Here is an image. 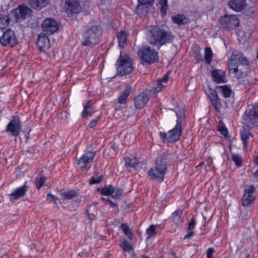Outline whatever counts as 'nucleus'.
<instances>
[{
  "label": "nucleus",
  "mask_w": 258,
  "mask_h": 258,
  "mask_svg": "<svg viewBox=\"0 0 258 258\" xmlns=\"http://www.w3.org/2000/svg\"><path fill=\"white\" fill-rule=\"evenodd\" d=\"M194 235V232L193 231H189V232L184 236V238L185 239H189L192 237Z\"/></svg>",
  "instance_id": "nucleus-52"
},
{
  "label": "nucleus",
  "mask_w": 258,
  "mask_h": 258,
  "mask_svg": "<svg viewBox=\"0 0 258 258\" xmlns=\"http://www.w3.org/2000/svg\"><path fill=\"white\" fill-rule=\"evenodd\" d=\"M102 179V177L101 176H99L96 177H92L89 181V183L91 184L99 183L101 181Z\"/></svg>",
  "instance_id": "nucleus-45"
},
{
  "label": "nucleus",
  "mask_w": 258,
  "mask_h": 258,
  "mask_svg": "<svg viewBox=\"0 0 258 258\" xmlns=\"http://www.w3.org/2000/svg\"><path fill=\"white\" fill-rule=\"evenodd\" d=\"M256 58L258 59V51H257V52Z\"/></svg>",
  "instance_id": "nucleus-57"
},
{
  "label": "nucleus",
  "mask_w": 258,
  "mask_h": 258,
  "mask_svg": "<svg viewBox=\"0 0 258 258\" xmlns=\"http://www.w3.org/2000/svg\"><path fill=\"white\" fill-rule=\"evenodd\" d=\"M229 72L233 77L241 78L250 70L248 60L241 53H233L228 60Z\"/></svg>",
  "instance_id": "nucleus-1"
},
{
  "label": "nucleus",
  "mask_w": 258,
  "mask_h": 258,
  "mask_svg": "<svg viewBox=\"0 0 258 258\" xmlns=\"http://www.w3.org/2000/svg\"><path fill=\"white\" fill-rule=\"evenodd\" d=\"M218 131L223 135L226 136L228 134V131L225 127L219 124Z\"/></svg>",
  "instance_id": "nucleus-47"
},
{
  "label": "nucleus",
  "mask_w": 258,
  "mask_h": 258,
  "mask_svg": "<svg viewBox=\"0 0 258 258\" xmlns=\"http://www.w3.org/2000/svg\"><path fill=\"white\" fill-rule=\"evenodd\" d=\"M149 99L148 93L147 91L143 92L135 99V106L138 108H142L147 103Z\"/></svg>",
  "instance_id": "nucleus-20"
},
{
  "label": "nucleus",
  "mask_w": 258,
  "mask_h": 258,
  "mask_svg": "<svg viewBox=\"0 0 258 258\" xmlns=\"http://www.w3.org/2000/svg\"><path fill=\"white\" fill-rule=\"evenodd\" d=\"M62 196L66 199H71L75 197V192L73 190H68L61 193Z\"/></svg>",
  "instance_id": "nucleus-40"
},
{
  "label": "nucleus",
  "mask_w": 258,
  "mask_h": 258,
  "mask_svg": "<svg viewBox=\"0 0 258 258\" xmlns=\"http://www.w3.org/2000/svg\"><path fill=\"white\" fill-rule=\"evenodd\" d=\"M172 21L179 25H184L187 22V19L183 15L179 14L172 16Z\"/></svg>",
  "instance_id": "nucleus-31"
},
{
  "label": "nucleus",
  "mask_w": 258,
  "mask_h": 258,
  "mask_svg": "<svg viewBox=\"0 0 258 258\" xmlns=\"http://www.w3.org/2000/svg\"><path fill=\"white\" fill-rule=\"evenodd\" d=\"M143 258H148V256H143Z\"/></svg>",
  "instance_id": "nucleus-56"
},
{
  "label": "nucleus",
  "mask_w": 258,
  "mask_h": 258,
  "mask_svg": "<svg viewBox=\"0 0 258 258\" xmlns=\"http://www.w3.org/2000/svg\"><path fill=\"white\" fill-rule=\"evenodd\" d=\"M6 256H3L1 258H6Z\"/></svg>",
  "instance_id": "nucleus-58"
},
{
  "label": "nucleus",
  "mask_w": 258,
  "mask_h": 258,
  "mask_svg": "<svg viewBox=\"0 0 258 258\" xmlns=\"http://www.w3.org/2000/svg\"><path fill=\"white\" fill-rule=\"evenodd\" d=\"M246 5L245 0H230L228 3L229 7L236 12L241 11Z\"/></svg>",
  "instance_id": "nucleus-22"
},
{
  "label": "nucleus",
  "mask_w": 258,
  "mask_h": 258,
  "mask_svg": "<svg viewBox=\"0 0 258 258\" xmlns=\"http://www.w3.org/2000/svg\"><path fill=\"white\" fill-rule=\"evenodd\" d=\"M214 252V249L213 248H209L207 251V258H212L213 253Z\"/></svg>",
  "instance_id": "nucleus-50"
},
{
  "label": "nucleus",
  "mask_w": 258,
  "mask_h": 258,
  "mask_svg": "<svg viewBox=\"0 0 258 258\" xmlns=\"http://www.w3.org/2000/svg\"><path fill=\"white\" fill-rule=\"evenodd\" d=\"M147 38L149 43L158 44L159 46L171 42L172 38L170 33L157 27L151 28L148 32Z\"/></svg>",
  "instance_id": "nucleus-2"
},
{
  "label": "nucleus",
  "mask_w": 258,
  "mask_h": 258,
  "mask_svg": "<svg viewBox=\"0 0 258 258\" xmlns=\"http://www.w3.org/2000/svg\"><path fill=\"white\" fill-rule=\"evenodd\" d=\"M254 161L256 164L258 165V156L254 158Z\"/></svg>",
  "instance_id": "nucleus-54"
},
{
  "label": "nucleus",
  "mask_w": 258,
  "mask_h": 258,
  "mask_svg": "<svg viewBox=\"0 0 258 258\" xmlns=\"http://www.w3.org/2000/svg\"><path fill=\"white\" fill-rule=\"evenodd\" d=\"M98 120H99V119L98 118H96V119H92L90 121L89 125L90 127L92 128V127H94L95 126H96Z\"/></svg>",
  "instance_id": "nucleus-51"
},
{
  "label": "nucleus",
  "mask_w": 258,
  "mask_h": 258,
  "mask_svg": "<svg viewBox=\"0 0 258 258\" xmlns=\"http://www.w3.org/2000/svg\"><path fill=\"white\" fill-rule=\"evenodd\" d=\"M31 10L27 6H21L14 10L12 13L15 16L17 21L24 19L27 16L31 13Z\"/></svg>",
  "instance_id": "nucleus-17"
},
{
  "label": "nucleus",
  "mask_w": 258,
  "mask_h": 258,
  "mask_svg": "<svg viewBox=\"0 0 258 258\" xmlns=\"http://www.w3.org/2000/svg\"><path fill=\"white\" fill-rule=\"evenodd\" d=\"M101 35L102 29L100 27L94 26L90 28L83 34L82 45L88 46L90 44H95L98 42Z\"/></svg>",
  "instance_id": "nucleus-3"
},
{
  "label": "nucleus",
  "mask_w": 258,
  "mask_h": 258,
  "mask_svg": "<svg viewBox=\"0 0 258 258\" xmlns=\"http://www.w3.org/2000/svg\"><path fill=\"white\" fill-rule=\"evenodd\" d=\"M38 49L42 52H45L50 47V41L46 35L43 33L39 35L36 43Z\"/></svg>",
  "instance_id": "nucleus-16"
},
{
  "label": "nucleus",
  "mask_w": 258,
  "mask_h": 258,
  "mask_svg": "<svg viewBox=\"0 0 258 258\" xmlns=\"http://www.w3.org/2000/svg\"><path fill=\"white\" fill-rule=\"evenodd\" d=\"M177 119L176 120V124L173 129L169 131L167 133L161 132H160V137L167 142H175L179 139L181 134V119L178 115H177Z\"/></svg>",
  "instance_id": "nucleus-5"
},
{
  "label": "nucleus",
  "mask_w": 258,
  "mask_h": 258,
  "mask_svg": "<svg viewBox=\"0 0 258 258\" xmlns=\"http://www.w3.org/2000/svg\"><path fill=\"white\" fill-rule=\"evenodd\" d=\"M67 12L69 15L78 13L81 9L79 0H66Z\"/></svg>",
  "instance_id": "nucleus-18"
},
{
  "label": "nucleus",
  "mask_w": 258,
  "mask_h": 258,
  "mask_svg": "<svg viewBox=\"0 0 258 258\" xmlns=\"http://www.w3.org/2000/svg\"><path fill=\"white\" fill-rule=\"evenodd\" d=\"M196 224V221L194 219H192L191 221L189 222L188 227L187 229L188 231H190L192 230L195 226Z\"/></svg>",
  "instance_id": "nucleus-49"
},
{
  "label": "nucleus",
  "mask_w": 258,
  "mask_h": 258,
  "mask_svg": "<svg viewBox=\"0 0 258 258\" xmlns=\"http://www.w3.org/2000/svg\"><path fill=\"white\" fill-rule=\"evenodd\" d=\"M49 2V0H29L30 6L36 10H39L46 6Z\"/></svg>",
  "instance_id": "nucleus-25"
},
{
  "label": "nucleus",
  "mask_w": 258,
  "mask_h": 258,
  "mask_svg": "<svg viewBox=\"0 0 258 258\" xmlns=\"http://www.w3.org/2000/svg\"><path fill=\"white\" fill-rule=\"evenodd\" d=\"M159 5L161 7V12L162 15H165L166 13L167 0H160Z\"/></svg>",
  "instance_id": "nucleus-41"
},
{
  "label": "nucleus",
  "mask_w": 258,
  "mask_h": 258,
  "mask_svg": "<svg viewBox=\"0 0 258 258\" xmlns=\"http://www.w3.org/2000/svg\"><path fill=\"white\" fill-rule=\"evenodd\" d=\"M117 38L118 41V46L124 47L126 44L127 36L124 31H120L117 33Z\"/></svg>",
  "instance_id": "nucleus-28"
},
{
  "label": "nucleus",
  "mask_w": 258,
  "mask_h": 258,
  "mask_svg": "<svg viewBox=\"0 0 258 258\" xmlns=\"http://www.w3.org/2000/svg\"><path fill=\"white\" fill-rule=\"evenodd\" d=\"M120 247L125 252L132 251L133 249V247L132 244L126 240H123L120 244Z\"/></svg>",
  "instance_id": "nucleus-38"
},
{
  "label": "nucleus",
  "mask_w": 258,
  "mask_h": 258,
  "mask_svg": "<svg viewBox=\"0 0 258 258\" xmlns=\"http://www.w3.org/2000/svg\"><path fill=\"white\" fill-rule=\"evenodd\" d=\"M138 54L143 62L153 63L158 58L157 52L148 46L140 48Z\"/></svg>",
  "instance_id": "nucleus-6"
},
{
  "label": "nucleus",
  "mask_w": 258,
  "mask_h": 258,
  "mask_svg": "<svg viewBox=\"0 0 258 258\" xmlns=\"http://www.w3.org/2000/svg\"><path fill=\"white\" fill-rule=\"evenodd\" d=\"M45 182V178L43 176H41L39 178H37L36 179V185L39 189L42 187Z\"/></svg>",
  "instance_id": "nucleus-42"
},
{
  "label": "nucleus",
  "mask_w": 258,
  "mask_h": 258,
  "mask_svg": "<svg viewBox=\"0 0 258 258\" xmlns=\"http://www.w3.org/2000/svg\"><path fill=\"white\" fill-rule=\"evenodd\" d=\"M213 80L217 83H224L227 82L225 73L224 71L219 69L213 70L211 72Z\"/></svg>",
  "instance_id": "nucleus-21"
},
{
  "label": "nucleus",
  "mask_w": 258,
  "mask_h": 258,
  "mask_svg": "<svg viewBox=\"0 0 258 258\" xmlns=\"http://www.w3.org/2000/svg\"><path fill=\"white\" fill-rule=\"evenodd\" d=\"M219 22L224 29L230 30L238 27L240 21L237 15H225L220 17Z\"/></svg>",
  "instance_id": "nucleus-9"
},
{
  "label": "nucleus",
  "mask_w": 258,
  "mask_h": 258,
  "mask_svg": "<svg viewBox=\"0 0 258 258\" xmlns=\"http://www.w3.org/2000/svg\"><path fill=\"white\" fill-rule=\"evenodd\" d=\"M211 102L213 106H214L216 110L219 111L222 107V104L221 103L218 98L214 99V100H212Z\"/></svg>",
  "instance_id": "nucleus-43"
},
{
  "label": "nucleus",
  "mask_w": 258,
  "mask_h": 258,
  "mask_svg": "<svg viewBox=\"0 0 258 258\" xmlns=\"http://www.w3.org/2000/svg\"><path fill=\"white\" fill-rule=\"evenodd\" d=\"M0 42L4 46L13 47L17 43L15 32L12 30H7L4 32L0 38Z\"/></svg>",
  "instance_id": "nucleus-11"
},
{
  "label": "nucleus",
  "mask_w": 258,
  "mask_h": 258,
  "mask_svg": "<svg viewBox=\"0 0 258 258\" xmlns=\"http://www.w3.org/2000/svg\"><path fill=\"white\" fill-rule=\"evenodd\" d=\"M232 160L237 166H240L242 163L241 157L238 155H233L232 156Z\"/></svg>",
  "instance_id": "nucleus-44"
},
{
  "label": "nucleus",
  "mask_w": 258,
  "mask_h": 258,
  "mask_svg": "<svg viewBox=\"0 0 258 258\" xmlns=\"http://www.w3.org/2000/svg\"><path fill=\"white\" fill-rule=\"evenodd\" d=\"M27 187L25 185L20 186L17 188L10 195V199L12 200H16L23 197L26 191Z\"/></svg>",
  "instance_id": "nucleus-24"
},
{
  "label": "nucleus",
  "mask_w": 258,
  "mask_h": 258,
  "mask_svg": "<svg viewBox=\"0 0 258 258\" xmlns=\"http://www.w3.org/2000/svg\"><path fill=\"white\" fill-rule=\"evenodd\" d=\"M120 228L123 233L127 236L130 240L133 239V234L132 230L130 228L129 226L125 223L122 224Z\"/></svg>",
  "instance_id": "nucleus-32"
},
{
  "label": "nucleus",
  "mask_w": 258,
  "mask_h": 258,
  "mask_svg": "<svg viewBox=\"0 0 258 258\" xmlns=\"http://www.w3.org/2000/svg\"><path fill=\"white\" fill-rule=\"evenodd\" d=\"M101 194L104 196H111L112 198L118 199L121 196L122 191L118 188H114L110 185H106L101 189Z\"/></svg>",
  "instance_id": "nucleus-15"
},
{
  "label": "nucleus",
  "mask_w": 258,
  "mask_h": 258,
  "mask_svg": "<svg viewBox=\"0 0 258 258\" xmlns=\"http://www.w3.org/2000/svg\"><path fill=\"white\" fill-rule=\"evenodd\" d=\"M213 54L211 48L207 47L205 49L204 59L207 64H210L212 60Z\"/></svg>",
  "instance_id": "nucleus-33"
},
{
  "label": "nucleus",
  "mask_w": 258,
  "mask_h": 258,
  "mask_svg": "<svg viewBox=\"0 0 258 258\" xmlns=\"http://www.w3.org/2000/svg\"><path fill=\"white\" fill-rule=\"evenodd\" d=\"M95 155V152L88 151L85 153L78 160V164L80 168L89 169L90 166V164L93 161Z\"/></svg>",
  "instance_id": "nucleus-13"
},
{
  "label": "nucleus",
  "mask_w": 258,
  "mask_h": 258,
  "mask_svg": "<svg viewBox=\"0 0 258 258\" xmlns=\"http://www.w3.org/2000/svg\"><path fill=\"white\" fill-rule=\"evenodd\" d=\"M249 38V34L248 33H244L242 31L239 32L238 34V39L241 43H244L245 41L247 40Z\"/></svg>",
  "instance_id": "nucleus-39"
},
{
  "label": "nucleus",
  "mask_w": 258,
  "mask_h": 258,
  "mask_svg": "<svg viewBox=\"0 0 258 258\" xmlns=\"http://www.w3.org/2000/svg\"><path fill=\"white\" fill-rule=\"evenodd\" d=\"M22 124L19 116H13L6 127L5 131L9 135L13 137L19 136L21 131Z\"/></svg>",
  "instance_id": "nucleus-10"
},
{
  "label": "nucleus",
  "mask_w": 258,
  "mask_h": 258,
  "mask_svg": "<svg viewBox=\"0 0 258 258\" xmlns=\"http://www.w3.org/2000/svg\"><path fill=\"white\" fill-rule=\"evenodd\" d=\"M168 80V75L166 74L162 79L157 81L156 86L149 91L151 95L155 96L158 92L162 91L165 87Z\"/></svg>",
  "instance_id": "nucleus-19"
},
{
  "label": "nucleus",
  "mask_w": 258,
  "mask_h": 258,
  "mask_svg": "<svg viewBox=\"0 0 258 258\" xmlns=\"http://www.w3.org/2000/svg\"><path fill=\"white\" fill-rule=\"evenodd\" d=\"M106 203L109 205L110 207H114L116 206V204L112 202L109 200H105Z\"/></svg>",
  "instance_id": "nucleus-53"
},
{
  "label": "nucleus",
  "mask_w": 258,
  "mask_h": 258,
  "mask_svg": "<svg viewBox=\"0 0 258 258\" xmlns=\"http://www.w3.org/2000/svg\"><path fill=\"white\" fill-rule=\"evenodd\" d=\"M91 104L90 101H88L86 105L84 106V109L82 112V116L83 118L87 117L91 112V108L90 107Z\"/></svg>",
  "instance_id": "nucleus-36"
},
{
  "label": "nucleus",
  "mask_w": 258,
  "mask_h": 258,
  "mask_svg": "<svg viewBox=\"0 0 258 258\" xmlns=\"http://www.w3.org/2000/svg\"><path fill=\"white\" fill-rule=\"evenodd\" d=\"M146 234L148 239L155 236L157 234L156 226L155 225H151L147 229Z\"/></svg>",
  "instance_id": "nucleus-35"
},
{
  "label": "nucleus",
  "mask_w": 258,
  "mask_h": 258,
  "mask_svg": "<svg viewBox=\"0 0 258 258\" xmlns=\"http://www.w3.org/2000/svg\"><path fill=\"white\" fill-rule=\"evenodd\" d=\"M253 185H247L244 189V194L241 200L242 205L244 207H249L253 203L255 197L253 195L254 192Z\"/></svg>",
  "instance_id": "nucleus-12"
},
{
  "label": "nucleus",
  "mask_w": 258,
  "mask_h": 258,
  "mask_svg": "<svg viewBox=\"0 0 258 258\" xmlns=\"http://www.w3.org/2000/svg\"><path fill=\"white\" fill-rule=\"evenodd\" d=\"M125 165L131 168L137 169L138 167L139 162L138 159L134 157L131 158L130 157H125L124 158Z\"/></svg>",
  "instance_id": "nucleus-27"
},
{
  "label": "nucleus",
  "mask_w": 258,
  "mask_h": 258,
  "mask_svg": "<svg viewBox=\"0 0 258 258\" xmlns=\"http://www.w3.org/2000/svg\"><path fill=\"white\" fill-rule=\"evenodd\" d=\"M245 258H249L248 256H247Z\"/></svg>",
  "instance_id": "nucleus-59"
},
{
  "label": "nucleus",
  "mask_w": 258,
  "mask_h": 258,
  "mask_svg": "<svg viewBox=\"0 0 258 258\" xmlns=\"http://www.w3.org/2000/svg\"><path fill=\"white\" fill-rule=\"evenodd\" d=\"M10 23V19L7 15H0V28L3 29Z\"/></svg>",
  "instance_id": "nucleus-34"
},
{
  "label": "nucleus",
  "mask_w": 258,
  "mask_h": 258,
  "mask_svg": "<svg viewBox=\"0 0 258 258\" xmlns=\"http://www.w3.org/2000/svg\"><path fill=\"white\" fill-rule=\"evenodd\" d=\"M132 92V88L130 86H126L123 91L120 92L118 98V102L120 104H125Z\"/></svg>",
  "instance_id": "nucleus-23"
},
{
  "label": "nucleus",
  "mask_w": 258,
  "mask_h": 258,
  "mask_svg": "<svg viewBox=\"0 0 258 258\" xmlns=\"http://www.w3.org/2000/svg\"><path fill=\"white\" fill-rule=\"evenodd\" d=\"M254 174L255 177L258 178V169L255 171V172L254 173Z\"/></svg>",
  "instance_id": "nucleus-55"
},
{
  "label": "nucleus",
  "mask_w": 258,
  "mask_h": 258,
  "mask_svg": "<svg viewBox=\"0 0 258 258\" xmlns=\"http://www.w3.org/2000/svg\"><path fill=\"white\" fill-rule=\"evenodd\" d=\"M42 28L48 34H52L58 29V24L54 19L47 18L43 21Z\"/></svg>",
  "instance_id": "nucleus-14"
},
{
  "label": "nucleus",
  "mask_w": 258,
  "mask_h": 258,
  "mask_svg": "<svg viewBox=\"0 0 258 258\" xmlns=\"http://www.w3.org/2000/svg\"><path fill=\"white\" fill-rule=\"evenodd\" d=\"M47 200L49 202V203H54L55 204L57 203V198L54 195H52V194H47Z\"/></svg>",
  "instance_id": "nucleus-46"
},
{
  "label": "nucleus",
  "mask_w": 258,
  "mask_h": 258,
  "mask_svg": "<svg viewBox=\"0 0 258 258\" xmlns=\"http://www.w3.org/2000/svg\"><path fill=\"white\" fill-rule=\"evenodd\" d=\"M141 5H150L152 4L155 0H138Z\"/></svg>",
  "instance_id": "nucleus-48"
},
{
  "label": "nucleus",
  "mask_w": 258,
  "mask_h": 258,
  "mask_svg": "<svg viewBox=\"0 0 258 258\" xmlns=\"http://www.w3.org/2000/svg\"><path fill=\"white\" fill-rule=\"evenodd\" d=\"M217 89L219 93L226 98L229 97L232 93L231 88L228 85L218 86Z\"/></svg>",
  "instance_id": "nucleus-26"
},
{
  "label": "nucleus",
  "mask_w": 258,
  "mask_h": 258,
  "mask_svg": "<svg viewBox=\"0 0 258 258\" xmlns=\"http://www.w3.org/2000/svg\"><path fill=\"white\" fill-rule=\"evenodd\" d=\"M243 122L251 126L258 122V105L249 106L243 116Z\"/></svg>",
  "instance_id": "nucleus-7"
},
{
  "label": "nucleus",
  "mask_w": 258,
  "mask_h": 258,
  "mask_svg": "<svg viewBox=\"0 0 258 258\" xmlns=\"http://www.w3.org/2000/svg\"><path fill=\"white\" fill-rule=\"evenodd\" d=\"M166 171V163L163 161L157 160L154 167L148 171V174L152 179L161 182L164 180Z\"/></svg>",
  "instance_id": "nucleus-4"
},
{
  "label": "nucleus",
  "mask_w": 258,
  "mask_h": 258,
  "mask_svg": "<svg viewBox=\"0 0 258 258\" xmlns=\"http://www.w3.org/2000/svg\"><path fill=\"white\" fill-rule=\"evenodd\" d=\"M240 136L244 147L246 148L248 143L249 138L251 136V134L248 130L243 128V130L240 132Z\"/></svg>",
  "instance_id": "nucleus-29"
},
{
  "label": "nucleus",
  "mask_w": 258,
  "mask_h": 258,
  "mask_svg": "<svg viewBox=\"0 0 258 258\" xmlns=\"http://www.w3.org/2000/svg\"><path fill=\"white\" fill-rule=\"evenodd\" d=\"M181 211L178 210L174 212L171 215V218L173 221L178 226L181 225L183 222V220L181 218Z\"/></svg>",
  "instance_id": "nucleus-30"
},
{
  "label": "nucleus",
  "mask_w": 258,
  "mask_h": 258,
  "mask_svg": "<svg viewBox=\"0 0 258 258\" xmlns=\"http://www.w3.org/2000/svg\"><path fill=\"white\" fill-rule=\"evenodd\" d=\"M206 93L210 98L211 101L218 98L216 92L210 88H208L206 90Z\"/></svg>",
  "instance_id": "nucleus-37"
},
{
  "label": "nucleus",
  "mask_w": 258,
  "mask_h": 258,
  "mask_svg": "<svg viewBox=\"0 0 258 258\" xmlns=\"http://www.w3.org/2000/svg\"><path fill=\"white\" fill-rule=\"evenodd\" d=\"M117 62V72L121 76H125L132 72V62L128 55L121 54Z\"/></svg>",
  "instance_id": "nucleus-8"
}]
</instances>
